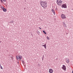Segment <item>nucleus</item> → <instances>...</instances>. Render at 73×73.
Listing matches in <instances>:
<instances>
[{"label":"nucleus","mask_w":73,"mask_h":73,"mask_svg":"<svg viewBox=\"0 0 73 73\" xmlns=\"http://www.w3.org/2000/svg\"><path fill=\"white\" fill-rule=\"evenodd\" d=\"M40 4L42 7H43L44 8H45L46 7H47V3L46 2L44 1H41L40 2Z\"/></svg>","instance_id":"f257e3e1"},{"label":"nucleus","mask_w":73,"mask_h":73,"mask_svg":"<svg viewBox=\"0 0 73 73\" xmlns=\"http://www.w3.org/2000/svg\"><path fill=\"white\" fill-rule=\"evenodd\" d=\"M57 3L58 5H60L62 4V1L61 0H57Z\"/></svg>","instance_id":"f03ea898"},{"label":"nucleus","mask_w":73,"mask_h":73,"mask_svg":"<svg viewBox=\"0 0 73 73\" xmlns=\"http://www.w3.org/2000/svg\"><path fill=\"white\" fill-rule=\"evenodd\" d=\"M61 18L63 19H66V15L64 14H62L61 15Z\"/></svg>","instance_id":"7ed1b4c3"},{"label":"nucleus","mask_w":73,"mask_h":73,"mask_svg":"<svg viewBox=\"0 0 73 73\" xmlns=\"http://www.w3.org/2000/svg\"><path fill=\"white\" fill-rule=\"evenodd\" d=\"M62 69H63V70H65V71H66V66L65 65H62Z\"/></svg>","instance_id":"20e7f679"},{"label":"nucleus","mask_w":73,"mask_h":73,"mask_svg":"<svg viewBox=\"0 0 73 73\" xmlns=\"http://www.w3.org/2000/svg\"><path fill=\"white\" fill-rule=\"evenodd\" d=\"M61 7L63 8H67V6H66V5L65 4H63V5H62Z\"/></svg>","instance_id":"39448f33"},{"label":"nucleus","mask_w":73,"mask_h":73,"mask_svg":"<svg viewBox=\"0 0 73 73\" xmlns=\"http://www.w3.org/2000/svg\"><path fill=\"white\" fill-rule=\"evenodd\" d=\"M65 60L67 63H69V59L66 58Z\"/></svg>","instance_id":"423d86ee"},{"label":"nucleus","mask_w":73,"mask_h":73,"mask_svg":"<svg viewBox=\"0 0 73 73\" xmlns=\"http://www.w3.org/2000/svg\"><path fill=\"white\" fill-rule=\"evenodd\" d=\"M49 72L50 73H53V70L52 69H50L49 70Z\"/></svg>","instance_id":"0eeeda50"},{"label":"nucleus","mask_w":73,"mask_h":73,"mask_svg":"<svg viewBox=\"0 0 73 73\" xmlns=\"http://www.w3.org/2000/svg\"><path fill=\"white\" fill-rule=\"evenodd\" d=\"M2 10H3V12H7V9H6L5 8H4Z\"/></svg>","instance_id":"6e6552de"},{"label":"nucleus","mask_w":73,"mask_h":73,"mask_svg":"<svg viewBox=\"0 0 73 73\" xmlns=\"http://www.w3.org/2000/svg\"><path fill=\"white\" fill-rule=\"evenodd\" d=\"M52 12L53 13H54V15H55V11H54V10L52 9Z\"/></svg>","instance_id":"1a4fd4ad"},{"label":"nucleus","mask_w":73,"mask_h":73,"mask_svg":"<svg viewBox=\"0 0 73 73\" xmlns=\"http://www.w3.org/2000/svg\"><path fill=\"white\" fill-rule=\"evenodd\" d=\"M63 24L64 26L65 27H66V24H65V23L63 22Z\"/></svg>","instance_id":"9d476101"},{"label":"nucleus","mask_w":73,"mask_h":73,"mask_svg":"<svg viewBox=\"0 0 73 73\" xmlns=\"http://www.w3.org/2000/svg\"><path fill=\"white\" fill-rule=\"evenodd\" d=\"M19 60H21L22 58V56H19Z\"/></svg>","instance_id":"9b49d317"},{"label":"nucleus","mask_w":73,"mask_h":73,"mask_svg":"<svg viewBox=\"0 0 73 73\" xmlns=\"http://www.w3.org/2000/svg\"><path fill=\"white\" fill-rule=\"evenodd\" d=\"M16 58L17 60H18L19 59V56H16Z\"/></svg>","instance_id":"f8f14e48"},{"label":"nucleus","mask_w":73,"mask_h":73,"mask_svg":"<svg viewBox=\"0 0 73 73\" xmlns=\"http://www.w3.org/2000/svg\"><path fill=\"white\" fill-rule=\"evenodd\" d=\"M43 33H44V34H46V32H45V31L44 30H43Z\"/></svg>","instance_id":"ddd939ff"},{"label":"nucleus","mask_w":73,"mask_h":73,"mask_svg":"<svg viewBox=\"0 0 73 73\" xmlns=\"http://www.w3.org/2000/svg\"><path fill=\"white\" fill-rule=\"evenodd\" d=\"M46 46V44H45L44 45H42V46H44V47H45V46Z\"/></svg>","instance_id":"4468645a"},{"label":"nucleus","mask_w":73,"mask_h":73,"mask_svg":"<svg viewBox=\"0 0 73 73\" xmlns=\"http://www.w3.org/2000/svg\"><path fill=\"white\" fill-rule=\"evenodd\" d=\"M44 56L43 55L42 56V61H43V60H44Z\"/></svg>","instance_id":"2eb2a0df"},{"label":"nucleus","mask_w":73,"mask_h":73,"mask_svg":"<svg viewBox=\"0 0 73 73\" xmlns=\"http://www.w3.org/2000/svg\"><path fill=\"white\" fill-rule=\"evenodd\" d=\"M37 33L38 34V35H39L40 34V32H39V31H37Z\"/></svg>","instance_id":"dca6fc26"},{"label":"nucleus","mask_w":73,"mask_h":73,"mask_svg":"<svg viewBox=\"0 0 73 73\" xmlns=\"http://www.w3.org/2000/svg\"><path fill=\"white\" fill-rule=\"evenodd\" d=\"M10 24H11V23L12 24V23H13V21H10Z\"/></svg>","instance_id":"f3484780"},{"label":"nucleus","mask_w":73,"mask_h":73,"mask_svg":"<svg viewBox=\"0 0 73 73\" xmlns=\"http://www.w3.org/2000/svg\"><path fill=\"white\" fill-rule=\"evenodd\" d=\"M47 40H49V39H50V38H49V37H48V36L47 37Z\"/></svg>","instance_id":"a211bd4d"},{"label":"nucleus","mask_w":73,"mask_h":73,"mask_svg":"<svg viewBox=\"0 0 73 73\" xmlns=\"http://www.w3.org/2000/svg\"><path fill=\"white\" fill-rule=\"evenodd\" d=\"M22 62L23 63V64H24V60H22Z\"/></svg>","instance_id":"6ab92c4d"},{"label":"nucleus","mask_w":73,"mask_h":73,"mask_svg":"<svg viewBox=\"0 0 73 73\" xmlns=\"http://www.w3.org/2000/svg\"><path fill=\"white\" fill-rule=\"evenodd\" d=\"M0 67L1 69H3V67H2V66H1Z\"/></svg>","instance_id":"aec40b11"},{"label":"nucleus","mask_w":73,"mask_h":73,"mask_svg":"<svg viewBox=\"0 0 73 73\" xmlns=\"http://www.w3.org/2000/svg\"><path fill=\"white\" fill-rule=\"evenodd\" d=\"M2 9V10L3 9H4V8H5L4 7H2L1 8Z\"/></svg>","instance_id":"412c9836"},{"label":"nucleus","mask_w":73,"mask_h":73,"mask_svg":"<svg viewBox=\"0 0 73 73\" xmlns=\"http://www.w3.org/2000/svg\"><path fill=\"white\" fill-rule=\"evenodd\" d=\"M1 1V3H3V1L2 0H0Z\"/></svg>","instance_id":"4be33fe9"},{"label":"nucleus","mask_w":73,"mask_h":73,"mask_svg":"<svg viewBox=\"0 0 73 73\" xmlns=\"http://www.w3.org/2000/svg\"><path fill=\"white\" fill-rule=\"evenodd\" d=\"M44 48H45L46 49V46L44 47Z\"/></svg>","instance_id":"5701e85b"},{"label":"nucleus","mask_w":73,"mask_h":73,"mask_svg":"<svg viewBox=\"0 0 73 73\" xmlns=\"http://www.w3.org/2000/svg\"><path fill=\"white\" fill-rule=\"evenodd\" d=\"M3 1H4V2H5V1H6V0H3Z\"/></svg>","instance_id":"b1692460"},{"label":"nucleus","mask_w":73,"mask_h":73,"mask_svg":"<svg viewBox=\"0 0 73 73\" xmlns=\"http://www.w3.org/2000/svg\"><path fill=\"white\" fill-rule=\"evenodd\" d=\"M39 29H41V28L40 27H39Z\"/></svg>","instance_id":"393cba45"},{"label":"nucleus","mask_w":73,"mask_h":73,"mask_svg":"<svg viewBox=\"0 0 73 73\" xmlns=\"http://www.w3.org/2000/svg\"><path fill=\"white\" fill-rule=\"evenodd\" d=\"M55 10H56V11H57V8H56V9H55Z\"/></svg>","instance_id":"a878e982"},{"label":"nucleus","mask_w":73,"mask_h":73,"mask_svg":"<svg viewBox=\"0 0 73 73\" xmlns=\"http://www.w3.org/2000/svg\"><path fill=\"white\" fill-rule=\"evenodd\" d=\"M17 63H18V64H19V62H17Z\"/></svg>","instance_id":"bb28decb"},{"label":"nucleus","mask_w":73,"mask_h":73,"mask_svg":"<svg viewBox=\"0 0 73 73\" xmlns=\"http://www.w3.org/2000/svg\"><path fill=\"white\" fill-rule=\"evenodd\" d=\"M1 43V41H0V44Z\"/></svg>","instance_id":"cd10ccee"},{"label":"nucleus","mask_w":73,"mask_h":73,"mask_svg":"<svg viewBox=\"0 0 73 73\" xmlns=\"http://www.w3.org/2000/svg\"><path fill=\"white\" fill-rule=\"evenodd\" d=\"M38 65H40V64H38Z\"/></svg>","instance_id":"c85d7f7f"},{"label":"nucleus","mask_w":73,"mask_h":73,"mask_svg":"<svg viewBox=\"0 0 73 73\" xmlns=\"http://www.w3.org/2000/svg\"><path fill=\"white\" fill-rule=\"evenodd\" d=\"M0 66H1V64H0Z\"/></svg>","instance_id":"c756f323"},{"label":"nucleus","mask_w":73,"mask_h":73,"mask_svg":"<svg viewBox=\"0 0 73 73\" xmlns=\"http://www.w3.org/2000/svg\"><path fill=\"white\" fill-rule=\"evenodd\" d=\"M72 73H73V71H72Z\"/></svg>","instance_id":"7c9ffc66"}]
</instances>
